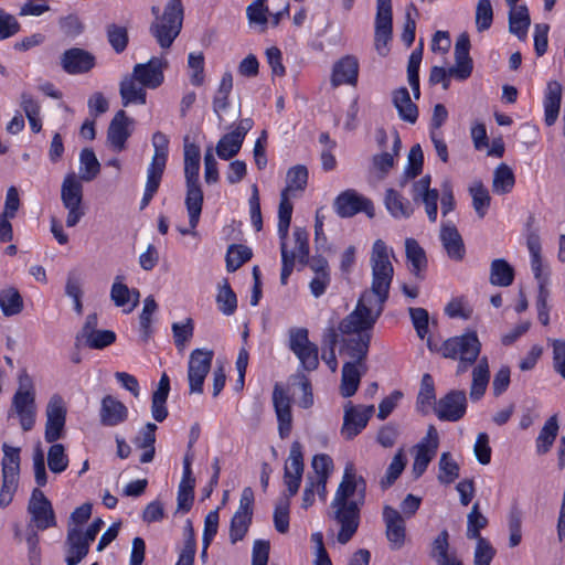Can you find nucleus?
I'll use <instances>...</instances> for the list:
<instances>
[{"instance_id": "obj_58", "label": "nucleus", "mask_w": 565, "mask_h": 565, "mask_svg": "<svg viewBox=\"0 0 565 565\" xmlns=\"http://www.w3.org/2000/svg\"><path fill=\"white\" fill-rule=\"evenodd\" d=\"M252 249L244 245H231L226 253V269L228 271L237 270L244 263L252 257Z\"/></svg>"}, {"instance_id": "obj_38", "label": "nucleus", "mask_w": 565, "mask_h": 565, "mask_svg": "<svg viewBox=\"0 0 565 565\" xmlns=\"http://www.w3.org/2000/svg\"><path fill=\"white\" fill-rule=\"evenodd\" d=\"M489 380V363L488 359L483 356L472 370V383L470 386V398L472 401H478L484 395Z\"/></svg>"}, {"instance_id": "obj_35", "label": "nucleus", "mask_w": 565, "mask_h": 565, "mask_svg": "<svg viewBox=\"0 0 565 565\" xmlns=\"http://www.w3.org/2000/svg\"><path fill=\"white\" fill-rule=\"evenodd\" d=\"M185 184V206L189 214V224L192 228H196L203 206V191L200 182H190Z\"/></svg>"}, {"instance_id": "obj_21", "label": "nucleus", "mask_w": 565, "mask_h": 565, "mask_svg": "<svg viewBox=\"0 0 565 565\" xmlns=\"http://www.w3.org/2000/svg\"><path fill=\"white\" fill-rule=\"evenodd\" d=\"M467 409V397L463 391H451L435 404V413L441 420L457 422Z\"/></svg>"}, {"instance_id": "obj_55", "label": "nucleus", "mask_w": 565, "mask_h": 565, "mask_svg": "<svg viewBox=\"0 0 565 565\" xmlns=\"http://www.w3.org/2000/svg\"><path fill=\"white\" fill-rule=\"evenodd\" d=\"M488 524L487 518L480 512L479 503H475L471 511L467 515V532L466 535L470 540L483 539L480 531Z\"/></svg>"}, {"instance_id": "obj_36", "label": "nucleus", "mask_w": 565, "mask_h": 565, "mask_svg": "<svg viewBox=\"0 0 565 565\" xmlns=\"http://www.w3.org/2000/svg\"><path fill=\"white\" fill-rule=\"evenodd\" d=\"M392 98L399 118L406 122L415 124L418 118V108L412 102L408 89L406 87L395 89Z\"/></svg>"}, {"instance_id": "obj_6", "label": "nucleus", "mask_w": 565, "mask_h": 565, "mask_svg": "<svg viewBox=\"0 0 565 565\" xmlns=\"http://www.w3.org/2000/svg\"><path fill=\"white\" fill-rule=\"evenodd\" d=\"M153 154L147 168L145 191L140 201V209L148 206L157 193L167 166L169 154V138L166 134L157 131L152 136Z\"/></svg>"}, {"instance_id": "obj_34", "label": "nucleus", "mask_w": 565, "mask_h": 565, "mask_svg": "<svg viewBox=\"0 0 565 565\" xmlns=\"http://www.w3.org/2000/svg\"><path fill=\"white\" fill-rule=\"evenodd\" d=\"M100 423L104 426H117L128 417L127 407L117 398L107 395L102 399Z\"/></svg>"}, {"instance_id": "obj_3", "label": "nucleus", "mask_w": 565, "mask_h": 565, "mask_svg": "<svg viewBox=\"0 0 565 565\" xmlns=\"http://www.w3.org/2000/svg\"><path fill=\"white\" fill-rule=\"evenodd\" d=\"M100 164L92 149H83L79 154V179L75 173L65 175L61 186V201L67 210L66 226L78 224L85 212L83 209V181H92L97 177Z\"/></svg>"}, {"instance_id": "obj_1", "label": "nucleus", "mask_w": 565, "mask_h": 565, "mask_svg": "<svg viewBox=\"0 0 565 565\" xmlns=\"http://www.w3.org/2000/svg\"><path fill=\"white\" fill-rule=\"evenodd\" d=\"M392 253L384 241L376 239L373 243L370 255L371 287L361 295L355 309L340 322L339 330L349 337L345 352L353 359L342 367L340 392L343 397H351L356 393L366 372L364 360L367 356L371 333L388 299L394 277V267L390 259Z\"/></svg>"}, {"instance_id": "obj_62", "label": "nucleus", "mask_w": 565, "mask_h": 565, "mask_svg": "<svg viewBox=\"0 0 565 565\" xmlns=\"http://www.w3.org/2000/svg\"><path fill=\"white\" fill-rule=\"evenodd\" d=\"M454 556L455 553H449V533L443 530L431 543L430 557L438 563Z\"/></svg>"}, {"instance_id": "obj_2", "label": "nucleus", "mask_w": 565, "mask_h": 565, "mask_svg": "<svg viewBox=\"0 0 565 565\" xmlns=\"http://www.w3.org/2000/svg\"><path fill=\"white\" fill-rule=\"evenodd\" d=\"M366 482L355 473L352 463L347 465L342 480L331 501L333 520L340 526L337 540L347 544L360 525V512L365 501Z\"/></svg>"}, {"instance_id": "obj_32", "label": "nucleus", "mask_w": 565, "mask_h": 565, "mask_svg": "<svg viewBox=\"0 0 565 565\" xmlns=\"http://www.w3.org/2000/svg\"><path fill=\"white\" fill-rule=\"evenodd\" d=\"M146 86L138 81L134 73L122 78L119 85V94L125 107L134 105H145L147 102Z\"/></svg>"}, {"instance_id": "obj_57", "label": "nucleus", "mask_w": 565, "mask_h": 565, "mask_svg": "<svg viewBox=\"0 0 565 565\" xmlns=\"http://www.w3.org/2000/svg\"><path fill=\"white\" fill-rule=\"evenodd\" d=\"M195 479L193 476H183L178 488V509L188 512L193 502Z\"/></svg>"}, {"instance_id": "obj_46", "label": "nucleus", "mask_w": 565, "mask_h": 565, "mask_svg": "<svg viewBox=\"0 0 565 565\" xmlns=\"http://www.w3.org/2000/svg\"><path fill=\"white\" fill-rule=\"evenodd\" d=\"M514 270L504 259L492 260L490 266V282L494 286L508 287L513 282Z\"/></svg>"}, {"instance_id": "obj_20", "label": "nucleus", "mask_w": 565, "mask_h": 565, "mask_svg": "<svg viewBox=\"0 0 565 565\" xmlns=\"http://www.w3.org/2000/svg\"><path fill=\"white\" fill-rule=\"evenodd\" d=\"M385 535L392 550H399L406 541L405 518L391 505H384L382 512Z\"/></svg>"}, {"instance_id": "obj_44", "label": "nucleus", "mask_w": 565, "mask_h": 565, "mask_svg": "<svg viewBox=\"0 0 565 565\" xmlns=\"http://www.w3.org/2000/svg\"><path fill=\"white\" fill-rule=\"evenodd\" d=\"M558 429L557 416L553 415L545 422L536 438L535 446L537 454L543 455L550 451L557 437Z\"/></svg>"}, {"instance_id": "obj_39", "label": "nucleus", "mask_w": 565, "mask_h": 565, "mask_svg": "<svg viewBox=\"0 0 565 565\" xmlns=\"http://www.w3.org/2000/svg\"><path fill=\"white\" fill-rule=\"evenodd\" d=\"M384 203L394 218H408L414 213L412 203L394 189L386 191Z\"/></svg>"}, {"instance_id": "obj_31", "label": "nucleus", "mask_w": 565, "mask_h": 565, "mask_svg": "<svg viewBox=\"0 0 565 565\" xmlns=\"http://www.w3.org/2000/svg\"><path fill=\"white\" fill-rule=\"evenodd\" d=\"M562 103V85L557 81H550L546 84L543 98L544 121L547 126H553L559 115Z\"/></svg>"}, {"instance_id": "obj_48", "label": "nucleus", "mask_w": 565, "mask_h": 565, "mask_svg": "<svg viewBox=\"0 0 565 565\" xmlns=\"http://www.w3.org/2000/svg\"><path fill=\"white\" fill-rule=\"evenodd\" d=\"M423 60V41H420L419 46L415 49L409 56L408 65H407V79L411 85L413 95L415 99H418L420 96V86H419V67Z\"/></svg>"}, {"instance_id": "obj_42", "label": "nucleus", "mask_w": 565, "mask_h": 565, "mask_svg": "<svg viewBox=\"0 0 565 565\" xmlns=\"http://www.w3.org/2000/svg\"><path fill=\"white\" fill-rule=\"evenodd\" d=\"M233 89V76L230 72L223 74L218 88L213 97V111L223 120V113L230 106V94Z\"/></svg>"}, {"instance_id": "obj_53", "label": "nucleus", "mask_w": 565, "mask_h": 565, "mask_svg": "<svg viewBox=\"0 0 565 565\" xmlns=\"http://www.w3.org/2000/svg\"><path fill=\"white\" fill-rule=\"evenodd\" d=\"M243 141L244 140L239 138V135L231 131L218 140L215 149L216 154L223 160H228L238 153Z\"/></svg>"}, {"instance_id": "obj_4", "label": "nucleus", "mask_w": 565, "mask_h": 565, "mask_svg": "<svg viewBox=\"0 0 565 565\" xmlns=\"http://www.w3.org/2000/svg\"><path fill=\"white\" fill-rule=\"evenodd\" d=\"M311 468L312 471L306 476L301 493L299 509L302 511L309 510L315 504L316 495L320 501L326 502L328 497L327 483L334 470V465L329 455L318 454L311 460Z\"/></svg>"}, {"instance_id": "obj_9", "label": "nucleus", "mask_w": 565, "mask_h": 565, "mask_svg": "<svg viewBox=\"0 0 565 565\" xmlns=\"http://www.w3.org/2000/svg\"><path fill=\"white\" fill-rule=\"evenodd\" d=\"M481 350V343L475 332H467L458 337L447 339L439 351L443 356L452 360L475 363Z\"/></svg>"}, {"instance_id": "obj_43", "label": "nucleus", "mask_w": 565, "mask_h": 565, "mask_svg": "<svg viewBox=\"0 0 565 565\" xmlns=\"http://www.w3.org/2000/svg\"><path fill=\"white\" fill-rule=\"evenodd\" d=\"M460 467L452 455L445 451L440 455L438 461L437 480L440 484H451L459 478Z\"/></svg>"}, {"instance_id": "obj_5", "label": "nucleus", "mask_w": 565, "mask_h": 565, "mask_svg": "<svg viewBox=\"0 0 565 565\" xmlns=\"http://www.w3.org/2000/svg\"><path fill=\"white\" fill-rule=\"evenodd\" d=\"M18 382L19 386L12 397L11 408L8 416L17 417L21 428L24 431H29L35 425L38 412L34 383L26 371L20 372Z\"/></svg>"}, {"instance_id": "obj_23", "label": "nucleus", "mask_w": 565, "mask_h": 565, "mask_svg": "<svg viewBox=\"0 0 565 565\" xmlns=\"http://www.w3.org/2000/svg\"><path fill=\"white\" fill-rule=\"evenodd\" d=\"M430 175H424L420 180L414 182L412 196L414 202H422L425 206V212L430 222H436L438 213V199L439 193L436 189L430 188Z\"/></svg>"}, {"instance_id": "obj_51", "label": "nucleus", "mask_w": 565, "mask_h": 565, "mask_svg": "<svg viewBox=\"0 0 565 565\" xmlns=\"http://www.w3.org/2000/svg\"><path fill=\"white\" fill-rule=\"evenodd\" d=\"M216 303L218 310L225 316H232L236 311L237 297L226 279L218 286Z\"/></svg>"}, {"instance_id": "obj_22", "label": "nucleus", "mask_w": 565, "mask_h": 565, "mask_svg": "<svg viewBox=\"0 0 565 565\" xmlns=\"http://www.w3.org/2000/svg\"><path fill=\"white\" fill-rule=\"evenodd\" d=\"M273 404L278 420L279 436L286 438L291 431V405L288 392L278 383L274 386Z\"/></svg>"}, {"instance_id": "obj_24", "label": "nucleus", "mask_w": 565, "mask_h": 565, "mask_svg": "<svg viewBox=\"0 0 565 565\" xmlns=\"http://www.w3.org/2000/svg\"><path fill=\"white\" fill-rule=\"evenodd\" d=\"M526 246L530 253L531 269L539 289H546L550 285V270L541 256L540 236L536 233H530L526 237Z\"/></svg>"}, {"instance_id": "obj_61", "label": "nucleus", "mask_w": 565, "mask_h": 565, "mask_svg": "<svg viewBox=\"0 0 565 565\" xmlns=\"http://www.w3.org/2000/svg\"><path fill=\"white\" fill-rule=\"evenodd\" d=\"M290 198L280 193V203L278 209V236L279 238H284L288 235L291 214H292V203L290 202Z\"/></svg>"}, {"instance_id": "obj_54", "label": "nucleus", "mask_w": 565, "mask_h": 565, "mask_svg": "<svg viewBox=\"0 0 565 565\" xmlns=\"http://www.w3.org/2000/svg\"><path fill=\"white\" fill-rule=\"evenodd\" d=\"M515 179L510 167L502 163L498 166L493 175V191L498 194L509 193L514 185Z\"/></svg>"}, {"instance_id": "obj_30", "label": "nucleus", "mask_w": 565, "mask_h": 565, "mask_svg": "<svg viewBox=\"0 0 565 565\" xmlns=\"http://www.w3.org/2000/svg\"><path fill=\"white\" fill-rule=\"evenodd\" d=\"M110 299L116 307H120L125 313H129L138 306L140 294L137 289L128 288L121 277L117 276L111 285Z\"/></svg>"}, {"instance_id": "obj_60", "label": "nucleus", "mask_w": 565, "mask_h": 565, "mask_svg": "<svg viewBox=\"0 0 565 565\" xmlns=\"http://www.w3.org/2000/svg\"><path fill=\"white\" fill-rule=\"evenodd\" d=\"M47 466L53 473H61L68 467V457L62 444H53L47 451Z\"/></svg>"}, {"instance_id": "obj_49", "label": "nucleus", "mask_w": 565, "mask_h": 565, "mask_svg": "<svg viewBox=\"0 0 565 565\" xmlns=\"http://www.w3.org/2000/svg\"><path fill=\"white\" fill-rule=\"evenodd\" d=\"M200 149L194 143L184 146V175L185 183L199 182Z\"/></svg>"}, {"instance_id": "obj_59", "label": "nucleus", "mask_w": 565, "mask_h": 565, "mask_svg": "<svg viewBox=\"0 0 565 565\" xmlns=\"http://www.w3.org/2000/svg\"><path fill=\"white\" fill-rule=\"evenodd\" d=\"M290 500L287 497H279L274 510L275 529L282 534L289 530Z\"/></svg>"}, {"instance_id": "obj_7", "label": "nucleus", "mask_w": 565, "mask_h": 565, "mask_svg": "<svg viewBox=\"0 0 565 565\" xmlns=\"http://www.w3.org/2000/svg\"><path fill=\"white\" fill-rule=\"evenodd\" d=\"M280 239L281 252V273L280 282L287 285L291 275L295 263L307 265L309 257L308 233L302 227H295L292 238L288 239V235Z\"/></svg>"}, {"instance_id": "obj_63", "label": "nucleus", "mask_w": 565, "mask_h": 565, "mask_svg": "<svg viewBox=\"0 0 565 565\" xmlns=\"http://www.w3.org/2000/svg\"><path fill=\"white\" fill-rule=\"evenodd\" d=\"M435 387L433 377L424 374L420 383V390L417 396V405L422 412H426L435 403Z\"/></svg>"}, {"instance_id": "obj_25", "label": "nucleus", "mask_w": 565, "mask_h": 565, "mask_svg": "<svg viewBox=\"0 0 565 565\" xmlns=\"http://www.w3.org/2000/svg\"><path fill=\"white\" fill-rule=\"evenodd\" d=\"M164 66L166 62L162 58L152 57L147 63L136 64L132 73L147 88L156 89L163 83Z\"/></svg>"}, {"instance_id": "obj_8", "label": "nucleus", "mask_w": 565, "mask_h": 565, "mask_svg": "<svg viewBox=\"0 0 565 565\" xmlns=\"http://www.w3.org/2000/svg\"><path fill=\"white\" fill-rule=\"evenodd\" d=\"M183 23V6L168 2L161 17L150 25V33L161 49H169L180 34Z\"/></svg>"}, {"instance_id": "obj_18", "label": "nucleus", "mask_w": 565, "mask_h": 565, "mask_svg": "<svg viewBox=\"0 0 565 565\" xmlns=\"http://www.w3.org/2000/svg\"><path fill=\"white\" fill-rule=\"evenodd\" d=\"M134 119L125 110H118L109 122L107 129V143L115 152L126 149V143L132 134Z\"/></svg>"}, {"instance_id": "obj_64", "label": "nucleus", "mask_w": 565, "mask_h": 565, "mask_svg": "<svg viewBox=\"0 0 565 565\" xmlns=\"http://www.w3.org/2000/svg\"><path fill=\"white\" fill-rule=\"evenodd\" d=\"M188 67L190 70V82L194 86H201L204 83V56L201 52H191L188 56Z\"/></svg>"}, {"instance_id": "obj_52", "label": "nucleus", "mask_w": 565, "mask_h": 565, "mask_svg": "<svg viewBox=\"0 0 565 565\" xmlns=\"http://www.w3.org/2000/svg\"><path fill=\"white\" fill-rule=\"evenodd\" d=\"M405 249L412 271L415 275H418L427 266V258L424 249L414 238H407L405 241Z\"/></svg>"}, {"instance_id": "obj_13", "label": "nucleus", "mask_w": 565, "mask_h": 565, "mask_svg": "<svg viewBox=\"0 0 565 565\" xmlns=\"http://www.w3.org/2000/svg\"><path fill=\"white\" fill-rule=\"evenodd\" d=\"M333 209L343 218L360 212H364L370 218L375 214L372 201L353 189L341 192L333 202Z\"/></svg>"}, {"instance_id": "obj_56", "label": "nucleus", "mask_w": 565, "mask_h": 565, "mask_svg": "<svg viewBox=\"0 0 565 565\" xmlns=\"http://www.w3.org/2000/svg\"><path fill=\"white\" fill-rule=\"evenodd\" d=\"M252 512L237 511L231 520L230 539L236 543L245 536L252 523Z\"/></svg>"}, {"instance_id": "obj_45", "label": "nucleus", "mask_w": 565, "mask_h": 565, "mask_svg": "<svg viewBox=\"0 0 565 565\" xmlns=\"http://www.w3.org/2000/svg\"><path fill=\"white\" fill-rule=\"evenodd\" d=\"M401 149V139L397 135L394 137L392 152H382L373 156L372 169L383 179L388 171L394 167V158L398 154Z\"/></svg>"}, {"instance_id": "obj_29", "label": "nucleus", "mask_w": 565, "mask_h": 565, "mask_svg": "<svg viewBox=\"0 0 565 565\" xmlns=\"http://www.w3.org/2000/svg\"><path fill=\"white\" fill-rule=\"evenodd\" d=\"M359 76V61L354 55H345L337 61L332 67L331 84L355 86Z\"/></svg>"}, {"instance_id": "obj_10", "label": "nucleus", "mask_w": 565, "mask_h": 565, "mask_svg": "<svg viewBox=\"0 0 565 565\" xmlns=\"http://www.w3.org/2000/svg\"><path fill=\"white\" fill-rule=\"evenodd\" d=\"M303 454L299 441H294L290 446L289 456L284 467L282 481L286 490L280 497L291 499L301 486L303 477Z\"/></svg>"}, {"instance_id": "obj_19", "label": "nucleus", "mask_w": 565, "mask_h": 565, "mask_svg": "<svg viewBox=\"0 0 565 565\" xmlns=\"http://www.w3.org/2000/svg\"><path fill=\"white\" fill-rule=\"evenodd\" d=\"M66 420V408L60 396L51 397L46 406V424L44 438L47 443H55L63 436Z\"/></svg>"}, {"instance_id": "obj_41", "label": "nucleus", "mask_w": 565, "mask_h": 565, "mask_svg": "<svg viewBox=\"0 0 565 565\" xmlns=\"http://www.w3.org/2000/svg\"><path fill=\"white\" fill-rule=\"evenodd\" d=\"M308 182V170L305 166H295L290 168L286 177V188L282 194L296 198L302 193Z\"/></svg>"}, {"instance_id": "obj_40", "label": "nucleus", "mask_w": 565, "mask_h": 565, "mask_svg": "<svg viewBox=\"0 0 565 565\" xmlns=\"http://www.w3.org/2000/svg\"><path fill=\"white\" fill-rule=\"evenodd\" d=\"M156 430H157V425L153 423H148L140 430L139 435L134 440L136 447L143 450L140 456V462H142V463H148L153 460L154 451H156V449H154Z\"/></svg>"}, {"instance_id": "obj_27", "label": "nucleus", "mask_w": 565, "mask_h": 565, "mask_svg": "<svg viewBox=\"0 0 565 565\" xmlns=\"http://www.w3.org/2000/svg\"><path fill=\"white\" fill-rule=\"evenodd\" d=\"M90 541L84 535L77 526H68L65 541V562L67 565H77L88 554Z\"/></svg>"}, {"instance_id": "obj_33", "label": "nucleus", "mask_w": 565, "mask_h": 565, "mask_svg": "<svg viewBox=\"0 0 565 565\" xmlns=\"http://www.w3.org/2000/svg\"><path fill=\"white\" fill-rule=\"evenodd\" d=\"M440 241L449 258L456 262L463 259L466 248L458 230L450 223L441 225Z\"/></svg>"}, {"instance_id": "obj_26", "label": "nucleus", "mask_w": 565, "mask_h": 565, "mask_svg": "<svg viewBox=\"0 0 565 565\" xmlns=\"http://www.w3.org/2000/svg\"><path fill=\"white\" fill-rule=\"evenodd\" d=\"M61 65L67 74H83L95 66V56L79 47L66 50L61 56Z\"/></svg>"}, {"instance_id": "obj_11", "label": "nucleus", "mask_w": 565, "mask_h": 565, "mask_svg": "<svg viewBox=\"0 0 565 565\" xmlns=\"http://www.w3.org/2000/svg\"><path fill=\"white\" fill-rule=\"evenodd\" d=\"M392 0H376L374 46L381 56L388 54V42L392 40Z\"/></svg>"}, {"instance_id": "obj_50", "label": "nucleus", "mask_w": 565, "mask_h": 565, "mask_svg": "<svg viewBox=\"0 0 565 565\" xmlns=\"http://www.w3.org/2000/svg\"><path fill=\"white\" fill-rule=\"evenodd\" d=\"M469 193L476 213L479 217H484L491 201L488 189L481 181H473L469 186Z\"/></svg>"}, {"instance_id": "obj_15", "label": "nucleus", "mask_w": 565, "mask_h": 565, "mask_svg": "<svg viewBox=\"0 0 565 565\" xmlns=\"http://www.w3.org/2000/svg\"><path fill=\"white\" fill-rule=\"evenodd\" d=\"M289 348L303 370L313 371L318 367V347L309 340L307 329L300 328L290 332Z\"/></svg>"}, {"instance_id": "obj_14", "label": "nucleus", "mask_w": 565, "mask_h": 565, "mask_svg": "<svg viewBox=\"0 0 565 565\" xmlns=\"http://www.w3.org/2000/svg\"><path fill=\"white\" fill-rule=\"evenodd\" d=\"M28 512L31 516L29 529L44 531L56 524L55 514L51 502L40 489L32 491Z\"/></svg>"}, {"instance_id": "obj_12", "label": "nucleus", "mask_w": 565, "mask_h": 565, "mask_svg": "<svg viewBox=\"0 0 565 565\" xmlns=\"http://www.w3.org/2000/svg\"><path fill=\"white\" fill-rule=\"evenodd\" d=\"M439 447V435L435 426L430 425L425 437L414 446V461L412 473L414 478H419L427 470L429 463L437 455Z\"/></svg>"}, {"instance_id": "obj_37", "label": "nucleus", "mask_w": 565, "mask_h": 565, "mask_svg": "<svg viewBox=\"0 0 565 565\" xmlns=\"http://www.w3.org/2000/svg\"><path fill=\"white\" fill-rule=\"evenodd\" d=\"M508 18L509 31L519 40H525L531 25L530 12L526 4H520V7L511 8L509 10Z\"/></svg>"}, {"instance_id": "obj_16", "label": "nucleus", "mask_w": 565, "mask_h": 565, "mask_svg": "<svg viewBox=\"0 0 565 565\" xmlns=\"http://www.w3.org/2000/svg\"><path fill=\"white\" fill-rule=\"evenodd\" d=\"M213 352L195 349L190 354L188 366V380L191 393H202L204 380L210 372Z\"/></svg>"}, {"instance_id": "obj_28", "label": "nucleus", "mask_w": 565, "mask_h": 565, "mask_svg": "<svg viewBox=\"0 0 565 565\" xmlns=\"http://www.w3.org/2000/svg\"><path fill=\"white\" fill-rule=\"evenodd\" d=\"M470 41L466 34H461L455 44L456 64L449 68L450 76L458 81L467 79L472 73V60L469 55Z\"/></svg>"}, {"instance_id": "obj_47", "label": "nucleus", "mask_w": 565, "mask_h": 565, "mask_svg": "<svg viewBox=\"0 0 565 565\" xmlns=\"http://www.w3.org/2000/svg\"><path fill=\"white\" fill-rule=\"evenodd\" d=\"M0 309L6 317L19 315L23 310V299L14 287L0 291Z\"/></svg>"}, {"instance_id": "obj_17", "label": "nucleus", "mask_w": 565, "mask_h": 565, "mask_svg": "<svg viewBox=\"0 0 565 565\" xmlns=\"http://www.w3.org/2000/svg\"><path fill=\"white\" fill-rule=\"evenodd\" d=\"M374 413V406H354L349 402L344 406L343 425L341 434L345 439H352L359 435L367 425Z\"/></svg>"}]
</instances>
